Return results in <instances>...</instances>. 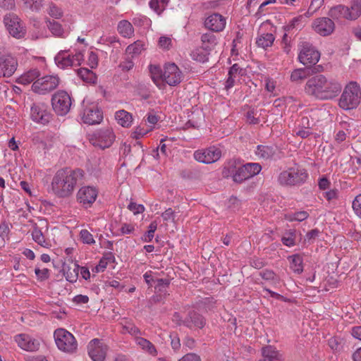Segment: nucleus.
Listing matches in <instances>:
<instances>
[{"mask_svg":"<svg viewBox=\"0 0 361 361\" xmlns=\"http://www.w3.org/2000/svg\"><path fill=\"white\" fill-rule=\"evenodd\" d=\"M135 342L137 345L142 348V349L146 350L151 355H155L157 353L154 345L146 338L142 337H136Z\"/></svg>","mask_w":361,"mask_h":361,"instance_id":"nucleus-40","label":"nucleus"},{"mask_svg":"<svg viewBox=\"0 0 361 361\" xmlns=\"http://www.w3.org/2000/svg\"><path fill=\"white\" fill-rule=\"evenodd\" d=\"M18 63L13 57L0 51V77H10L16 71Z\"/></svg>","mask_w":361,"mask_h":361,"instance_id":"nucleus-16","label":"nucleus"},{"mask_svg":"<svg viewBox=\"0 0 361 361\" xmlns=\"http://www.w3.org/2000/svg\"><path fill=\"white\" fill-rule=\"evenodd\" d=\"M202 46L207 48V50H212L217 44L216 36L211 32L203 34L201 36Z\"/></svg>","mask_w":361,"mask_h":361,"instance_id":"nucleus-36","label":"nucleus"},{"mask_svg":"<svg viewBox=\"0 0 361 361\" xmlns=\"http://www.w3.org/2000/svg\"><path fill=\"white\" fill-rule=\"evenodd\" d=\"M97 190L92 186H83L77 192V200L84 207H90L96 200Z\"/></svg>","mask_w":361,"mask_h":361,"instance_id":"nucleus-14","label":"nucleus"},{"mask_svg":"<svg viewBox=\"0 0 361 361\" xmlns=\"http://www.w3.org/2000/svg\"><path fill=\"white\" fill-rule=\"evenodd\" d=\"M19 347L27 351H36L39 349V341L27 334H19L16 336Z\"/></svg>","mask_w":361,"mask_h":361,"instance_id":"nucleus-21","label":"nucleus"},{"mask_svg":"<svg viewBox=\"0 0 361 361\" xmlns=\"http://www.w3.org/2000/svg\"><path fill=\"white\" fill-rule=\"evenodd\" d=\"M353 208L355 214L361 217V194L355 197L353 202Z\"/></svg>","mask_w":361,"mask_h":361,"instance_id":"nucleus-56","label":"nucleus"},{"mask_svg":"<svg viewBox=\"0 0 361 361\" xmlns=\"http://www.w3.org/2000/svg\"><path fill=\"white\" fill-rule=\"evenodd\" d=\"M245 71L238 63L233 64L228 70V78L225 82V89L228 90L235 85L238 76L243 75Z\"/></svg>","mask_w":361,"mask_h":361,"instance_id":"nucleus-25","label":"nucleus"},{"mask_svg":"<svg viewBox=\"0 0 361 361\" xmlns=\"http://www.w3.org/2000/svg\"><path fill=\"white\" fill-rule=\"evenodd\" d=\"M144 46L145 44L142 41L137 40L127 47L126 53L133 58L141 54L142 51L144 50Z\"/></svg>","mask_w":361,"mask_h":361,"instance_id":"nucleus-41","label":"nucleus"},{"mask_svg":"<svg viewBox=\"0 0 361 361\" xmlns=\"http://www.w3.org/2000/svg\"><path fill=\"white\" fill-rule=\"evenodd\" d=\"M82 120L85 124H99L103 120V112L97 104H89L83 109Z\"/></svg>","mask_w":361,"mask_h":361,"instance_id":"nucleus-10","label":"nucleus"},{"mask_svg":"<svg viewBox=\"0 0 361 361\" xmlns=\"http://www.w3.org/2000/svg\"><path fill=\"white\" fill-rule=\"evenodd\" d=\"M149 72L151 74V78L153 82L157 85H159V83L164 81L163 79V73L161 69V67L157 65H150Z\"/></svg>","mask_w":361,"mask_h":361,"instance_id":"nucleus-39","label":"nucleus"},{"mask_svg":"<svg viewBox=\"0 0 361 361\" xmlns=\"http://www.w3.org/2000/svg\"><path fill=\"white\" fill-rule=\"evenodd\" d=\"M204 25L213 32H220L225 27L226 18L221 14L214 13L206 18Z\"/></svg>","mask_w":361,"mask_h":361,"instance_id":"nucleus-20","label":"nucleus"},{"mask_svg":"<svg viewBox=\"0 0 361 361\" xmlns=\"http://www.w3.org/2000/svg\"><path fill=\"white\" fill-rule=\"evenodd\" d=\"M171 44V39L167 37H161L159 39V45L160 47L169 49Z\"/></svg>","mask_w":361,"mask_h":361,"instance_id":"nucleus-62","label":"nucleus"},{"mask_svg":"<svg viewBox=\"0 0 361 361\" xmlns=\"http://www.w3.org/2000/svg\"><path fill=\"white\" fill-rule=\"evenodd\" d=\"M51 105L54 112L59 116L66 115L72 104L71 97L64 90L56 92L51 97Z\"/></svg>","mask_w":361,"mask_h":361,"instance_id":"nucleus-6","label":"nucleus"},{"mask_svg":"<svg viewBox=\"0 0 361 361\" xmlns=\"http://www.w3.org/2000/svg\"><path fill=\"white\" fill-rule=\"evenodd\" d=\"M35 273L37 277V279L41 281L47 280L49 278V270L47 268L43 269L35 268Z\"/></svg>","mask_w":361,"mask_h":361,"instance_id":"nucleus-53","label":"nucleus"},{"mask_svg":"<svg viewBox=\"0 0 361 361\" xmlns=\"http://www.w3.org/2000/svg\"><path fill=\"white\" fill-rule=\"evenodd\" d=\"M360 87L357 82L351 81L345 86L338 105L344 110L354 109L360 104Z\"/></svg>","mask_w":361,"mask_h":361,"instance_id":"nucleus-3","label":"nucleus"},{"mask_svg":"<svg viewBox=\"0 0 361 361\" xmlns=\"http://www.w3.org/2000/svg\"><path fill=\"white\" fill-rule=\"evenodd\" d=\"M221 155V151L214 147H209L203 151L197 150L194 153L195 159L204 164L214 163L220 159Z\"/></svg>","mask_w":361,"mask_h":361,"instance_id":"nucleus-17","label":"nucleus"},{"mask_svg":"<svg viewBox=\"0 0 361 361\" xmlns=\"http://www.w3.org/2000/svg\"><path fill=\"white\" fill-rule=\"evenodd\" d=\"M328 16L332 20H339L341 19H345V20H356L350 7L343 5V4H338V5L331 7L328 12Z\"/></svg>","mask_w":361,"mask_h":361,"instance_id":"nucleus-15","label":"nucleus"},{"mask_svg":"<svg viewBox=\"0 0 361 361\" xmlns=\"http://www.w3.org/2000/svg\"><path fill=\"white\" fill-rule=\"evenodd\" d=\"M156 288H158L159 290H161L162 288H166L170 284V280L168 279H157L156 280Z\"/></svg>","mask_w":361,"mask_h":361,"instance_id":"nucleus-63","label":"nucleus"},{"mask_svg":"<svg viewBox=\"0 0 361 361\" xmlns=\"http://www.w3.org/2000/svg\"><path fill=\"white\" fill-rule=\"evenodd\" d=\"M290 260V269L293 272L300 274L303 271L302 257L300 255H293L288 257Z\"/></svg>","mask_w":361,"mask_h":361,"instance_id":"nucleus-35","label":"nucleus"},{"mask_svg":"<svg viewBox=\"0 0 361 361\" xmlns=\"http://www.w3.org/2000/svg\"><path fill=\"white\" fill-rule=\"evenodd\" d=\"M60 79L57 75H45L39 78L32 85V90L39 94H46L55 90L59 85Z\"/></svg>","mask_w":361,"mask_h":361,"instance_id":"nucleus-7","label":"nucleus"},{"mask_svg":"<svg viewBox=\"0 0 361 361\" xmlns=\"http://www.w3.org/2000/svg\"><path fill=\"white\" fill-rule=\"evenodd\" d=\"M10 232V228L8 227V223L6 221H3L0 224V237L2 239H4L5 237H7Z\"/></svg>","mask_w":361,"mask_h":361,"instance_id":"nucleus-61","label":"nucleus"},{"mask_svg":"<svg viewBox=\"0 0 361 361\" xmlns=\"http://www.w3.org/2000/svg\"><path fill=\"white\" fill-rule=\"evenodd\" d=\"M149 7L157 13L160 14L164 9L166 0H150Z\"/></svg>","mask_w":361,"mask_h":361,"instance_id":"nucleus-49","label":"nucleus"},{"mask_svg":"<svg viewBox=\"0 0 361 361\" xmlns=\"http://www.w3.org/2000/svg\"><path fill=\"white\" fill-rule=\"evenodd\" d=\"M175 212L171 208L167 209L164 212L161 214V217L164 221H175Z\"/></svg>","mask_w":361,"mask_h":361,"instance_id":"nucleus-57","label":"nucleus"},{"mask_svg":"<svg viewBox=\"0 0 361 361\" xmlns=\"http://www.w3.org/2000/svg\"><path fill=\"white\" fill-rule=\"evenodd\" d=\"M47 26L51 32L57 37H61L63 33V29L61 25L55 21L54 20H51L50 19L46 20Z\"/></svg>","mask_w":361,"mask_h":361,"instance_id":"nucleus-42","label":"nucleus"},{"mask_svg":"<svg viewBox=\"0 0 361 361\" xmlns=\"http://www.w3.org/2000/svg\"><path fill=\"white\" fill-rule=\"evenodd\" d=\"M301 47L298 55V60L301 63L308 67L319 61L320 53L311 44L304 42Z\"/></svg>","mask_w":361,"mask_h":361,"instance_id":"nucleus-9","label":"nucleus"},{"mask_svg":"<svg viewBox=\"0 0 361 361\" xmlns=\"http://www.w3.org/2000/svg\"><path fill=\"white\" fill-rule=\"evenodd\" d=\"M320 231L317 228L312 229L308 231L305 235V241H308L309 243H312L317 237H318Z\"/></svg>","mask_w":361,"mask_h":361,"instance_id":"nucleus-59","label":"nucleus"},{"mask_svg":"<svg viewBox=\"0 0 361 361\" xmlns=\"http://www.w3.org/2000/svg\"><path fill=\"white\" fill-rule=\"evenodd\" d=\"M310 74V68L309 67L297 68L291 73L290 80L294 82H301L306 79Z\"/></svg>","mask_w":361,"mask_h":361,"instance_id":"nucleus-32","label":"nucleus"},{"mask_svg":"<svg viewBox=\"0 0 361 361\" xmlns=\"http://www.w3.org/2000/svg\"><path fill=\"white\" fill-rule=\"evenodd\" d=\"M259 276L266 281L276 283L279 281V278L276 274L270 269H264L259 272Z\"/></svg>","mask_w":361,"mask_h":361,"instance_id":"nucleus-48","label":"nucleus"},{"mask_svg":"<svg viewBox=\"0 0 361 361\" xmlns=\"http://www.w3.org/2000/svg\"><path fill=\"white\" fill-rule=\"evenodd\" d=\"M342 90V85L335 79H327L323 75H314L307 81L305 92L321 100L332 99L337 97Z\"/></svg>","mask_w":361,"mask_h":361,"instance_id":"nucleus-2","label":"nucleus"},{"mask_svg":"<svg viewBox=\"0 0 361 361\" xmlns=\"http://www.w3.org/2000/svg\"><path fill=\"white\" fill-rule=\"evenodd\" d=\"M72 267L70 264L64 262L62 266V271L66 279L70 283L76 282L78 278V273L80 267L77 263H73L71 261Z\"/></svg>","mask_w":361,"mask_h":361,"instance_id":"nucleus-24","label":"nucleus"},{"mask_svg":"<svg viewBox=\"0 0 361 361\" xmlns=\"http://www.w3.org/2000/svg\"><path fill=\"white\" fill-rule=\"evenodd\" d=\"M48 13L50 16L56 19H59L63 16V11L61 8L53 3L50 4L49 6Z\"/></svg>","mask_w":361,"mask_h":361,"instance_id":"nucleus-50","label":"nucleus"},{"mask_svg":"<svg viewBox=\"0 0 361 361\" xmlns=\"http://www.w3.org/2000/svg\"><path fill=\"white\" fill-rule=\"evenodd\" d=\"M54 61L57 66L63 69L68 66H73L71 54L66 50L59 51L56 55Z\"/></svg>","mask_w":361,"mask_h":361,"instance_id":"nucleus-27","label":"nucleus"},{"mask_svg":"<svg viewBox=\"0 0 361 361\" xmlns=\"http://www.w3.org/2000/svg\"><path fill=\"white\" fill-rule=\"evenodd\" d=\"M262 357L258 361H283L282 354L273 345H265L261 349Z\"/></svg>","mask_w":361,"mask_h":361,"instance_id":"nucleus-23","label":"nucleus"},{"mask_svg":"<svg viewBox=\"0 0 361 361\" xmlns=\"http://www.w3.org/2000/svg\"><path fill=\"white\" fill-rule=\"evenodd\" d=\"M179 361H201L200 357L195 353H188Z\"/></svg>","mask_w":361,"mask_h":361,"instance_id":"nucleus-64","label":"nucleus"},{"mask_svg":"<svg viewBox=\"0 0 361 361\" xmlns=\"http://www.w3.org/2000/svg\"><path fill=\"white\" fill-rule=\"evenodd\" d=\"M118 30L124 37H129L133 32V25L127 20H121L118 25Z\"/></svg>","mask_w":361,"mask_h":361,"instance_id":"nucleus-43","label":"nucleus"},{"mask_svg":"<svg viewBox=\"0 0 361 361\" xmlns=\"http://www.w3.org/2000/svg\"><path fill=\"white\" fill-rule=\"evenodd\" d=\"M276 152V147L259 145H257L255 152L259 157L264 159H269L274 156Z\"/></svg>","mask_w":361,"mask_h":361,"instance_id":"nucleus-30","label":"nucleus"},{"mask_svg":"<svg viewBox=\"0 0 361 361\" xmlns=\"http://www.w3.org/2000/svg\"><path fill=\"white\" fill-rule=\"evenodd\" d=\"M30 117L37 123L46 124L49 122L51 114L44 109L42 104H33L30 107Z\"/></svg>","mask_w":361,"mask_h":361,"instance_id":"nucleus-19","label":"nucleus"},{"mask_svg":"<svg viewBox=\"0 0 361 361\" xmlns=\"http://www.w3.org/2000/svg\"><path fill=\"white\" fill-rule=\"evenodd\" d=\"M40 76V72L37 68H34L28 71L19 76L16 82L24 85H28L31 82H34Z\"/></svg>","mask_w":361,"mask_h":361,"instance_id":"nucleus-26","label":"nucleus"},{"mask_svg":"<svg viewBox=\"0 0 361 361\" xmlns=\"http://www.w3.org/2000/svg\"><path fill=\"white\" fill-rule=\"evenodd\" d=\"M84 173V171L80 169L65 167L58 170L51 184L53 192L60 198L71 196L78 181L83 178Z\"/></svg>","mask_w":361,"mask_h":361,"instance_id":"nucleus-1","label":"nucleus"},{"mask_svg":"<svg viewBox=\"0 0 361 361\" xmlns=\"http://www.w3.org/2000/svg\"><path fill=\"white\" fill-rule=\"evenodd\" d=\"M295 230L290 229L285 233L284 235L281 238V241L283 245L288 247L293 246L295 244Z\"/></svg>","mask_w":361,"mask_h":361,"instance_id":"nucleus-44","label":"nucleus"},{"mask_svg":"<svg viewBox=\"0 0 361 361\" xmlns=\"http://www.w3.org/2000/svg\"><path fill=\"white\" fill-rule=\"evenodd\" d=\"M80 235L83 243L92 245L95 243L93 235L86 229L81 230Z\"/></svg>","mask_w":361,"mask_h":361,"instance_id":"nucleus-51","label":"nucleus"},{"mask_svg":"<svg viewBox=\"0 0 361 361\" xmlns=\"http://www.w3.org/2000/svg\"><path fill=\"white\" fill-rule=\"evenodd\" d=\"M15 6V0H0V7L4 10H13Z\"/></svg>","mask_w":361,"mask_h":361,"instance_id":"nucleus-60","label":"nucleus"},{"mask_svg":"<svg viewBox=\"0 0 361 361\" xmlns=\"http://www.w3.org/2000/svg\"><path fill=\"white\" fill-rule=\"evenodd\" d=\"M54 337L58 348L65 353H73L78 347L77 341L72 334L64 329L54 331Z\"/></svg>","mask_w":361,"mask_h":361,"instance_id":"nucleus-5","label":"nucleus"},{"mask_svg":"<svg viewBox=\"0 0 361 361\" xmlns=\"http://www.w3.org/2000/svg\"><path fill=\"white\" fill-rule=\"evenodd\" d=\"M182 78V72L174 63L166 64L163 79L169 85L176 86L181 82Z\"/></svg>","mask_w":361,"mask_h":361,"instance_id":"nucleus-13","label":"nucleus"},{"mask_svg":"<svg viewBox=\"0 0 361 361\" xmlns=\"http://www.w3.org/2000/svg\"><path fill=\"white\" fill-rule=\"evenodd\" d=\"M302 19V16L293 18L286 25L283 27L284 30L286 32H290L293 29L300 30L302 27L301 23Z\"/></svg>","mask_w":361,"mask_h":361,"instance_id":"nucleus-46","label":"nucleus"},{"mask_svg":"<svg viewBox=\"0 0 361 361\" xmlns=\"http://www.w3.org/2000/svg\"><path fill=\"white\" fill-rule=\"evenodd\" d=\"M308 177L307 171L299 167H292L281 172L277 180L282 186H295L303 184Z\"/></svg>","mask_w":361,"mask_h":361,"instance_id":"nucleus-4","label":"nucleus"},{"mask_svg":"<svg viewBox=\"0 0 361 361\" xmlns=\"http://www.w3.org/2000/svg\"><path fill=\"white\" fill-rule=\"evenodd\" d=\"M206 324V319L203 315L194 310L188 312L185 317L183 326L192 329L194 328L202 329Z\"/></svg>","mask_w":361,"mask_h":361,"instance_id":"nucleus-18","label":"nucleus"},{"mask_svg":"<svg viewBox=\"0 0 361 361\" xmlns=\"http://www.w3.org/2000/svg\"><path fill=\"white\" fill-rule=\"evenodd\" d=\"M115 118L119 125L125 128H128L133 121L132 115L125 110L116 111Z\"/></svg>","mask_w":361,"mask_h":361,"instance_id":"nucleus-31","label":"nucleus"},{"mask_svg":"<svg viewBox=\"0 0 361 361\" xmlns=\"http://www.w3.org/2000/svg\"><path fill=\"white\" fill-rule=\"evenodd\" d=\"M94 135L97 140V145L102 149L110 147L115 139V135L110 128L102 129L97 131Z\"/></svg>","mask_w":361,"mask_h":361,"instance_id":"nucleus-22","label":"nucleus"},{"mask_svg":"<svg viewBox=\"0 0 361 361\" xmlns=\"http://www.w3.org/2000/svg\"><path fill=\"white\" fill-rule=\"evenodd\" d=\"M244 164L241 163L238 165L237 170L235 171L233 181L235 183H242L245 180L249 179L247 171Z\"/></svg>","mask_w":361,"mask_h":361,"instance_id":"nucleus-37","label":"nucleus"},{"mask_svg":"<svg viewBox=\"0 0 361 361\" xmlns=\"http://www.w3.org/2000/svg\"><path fill=\"white\" fill-rule=\"evenodd\" d=\"M169 337L171 338V345L172 348L175 350H178L180 347V339H179L177 334L176 333L171 334Z\"/></svg>","mask_w":361,"mask_h":361,"instance_id":"nucleus-58","label":"nucleus"},{"mask_svg":"<svg viewBox=\"0 0 361 361\" xmlns=\"http://www.w3.org/2000/svg\"><path fill=\"white\" fill-rule=\"evenodd\" d=\"M312 27L317 34L322 37L331 35L336 28L334 20L329 16L314 19Z\"/></svg>","mask_w":361,"mask_h":361,"instance_id":"nucleus-11","label":"nucleus"},{"mask_svg":"<svg viewBox=\"0 0 361 361\" xmlns=\"http://www.w3.org/2000/svg\"><path fill=\"white\" fill-rule=\"evenodd\" d=\"M128 209L133 212L134 214H141L145 211V207L142 204L130 202L128 205Z\"/></svg>","mask_w":361,"mask_h":361,"instance_id":"nucleus-54","label":"nucleus"},{"mask_svg":"<svg viewBox=\"0 0 361 361\" xmlns=\"http://www.w3.org/2000/svg\"><path fill=\"white\" fill-rule=\"evenodd\" d=\"M4 23L9 34L15 38L24 37L26 30L21 20L13 13H6L4 17Z\"/></svg>","mask_w":361,"mask_h":361,"instance_id":"nucleus-8","label":"nucleus"},{"mask_svg":"<svg viewBox=\"0 0 361 361\" xmlns=\"http://www.w3.org/2000/svg\"><path fill=\"white\" fill-rule=\"evenodd\" d=\"M309 216V214L306 211L297 212L292 214H288L286 215V219L289 221H302L307 219Z\"/></svg>","mask_w":361,"mask_h":361,"instance_id":"nucleus-45","label":"nucleus"},{"mask_svg":"<svg viewBox=\"0 0 361 361\" xmlns=\"http://www.w3.org/2000/svg\"><path fill=\"white\" fill-rule=\"evenodd\" d=\"M244 166L247 169L249 178L259 174L262 170V166L258 163H247Z\"/></svg>","mask_w":361,"mask_h":361,"instance_id":"nucleus-47","label":"nucleus"},{"mask_svg":"<svg viewBox=\"0 0 361 361\" xmlns=\"http://www.w3.org/2000/svg\"><path fill=\"white\" fill-rule=\"evenodd\" d=\"M257 116V112L255 109H250L246 113V118L250 124H258L259 123V116Z\"/></svg>","mask_w":361,"mask_h":361,"instance_id":"nucleus-55","label":"nucleus"},{"mask_svg":"<svg viewBox=\"0 0 361 361\" xmlns=\"http://www.w3.org/2000/svg\"><path fill=\"white\" fill-rule=\"evenodd\" d=\"M211 50H207L204 46L201 47H198L193 51H192L190 54L191 58L198 62L205 63L209 60V55L210 54Z\"/></svg>","mask_w":361,"mask_h":361,"instance_id":"nucleus-29","label":"nucleus"},{"mask_svg":"<svg viewBox=\"0 0 361 361\" xmlns=\"http://www.w3.org/2000/svg\"><path fill=\"white\" fill-rule=\"evenodd\" d=\"M350 7L357 20L361 16V0H353Z\"/></svg>","mask_w":361,"mask_h":361,"instance_id":"nucleus-52","label":"nucleus"},{"mask_svg":"<svg viewBox=\"0 0 361 361\" xmlns=\"http://www.w3.org/2000/svg\"><path fill=\"white\" fill-rule=\"evenodd\" d=\"M78 75L85 82L89 83H96L97 77L91 70L85 68H80L77 71Z\"/></svg>","mask_w":361,"mask_h":361,"instance_id":"nucleus-33","label":"nucleus"},{"mask_svg":"<svg viewBox=\"0 0 361 361\" xmlns=\"http://www.w3.org/2000/svg\"><path fill=\"white\" fill-rule=\"evenodd\" d=\"M240 164V159H230L224 166L221 174L223 178H228L230 177L233 178L235 171L237 170L238 165Z\"/></svg>","mask_w":361,"mask_h":361,"instance_id":"nucleus-28","label":"nucleus"},{"mask_svg":"<svg viewBox=\"0 0 361 361\" xmlns=\"http://www.w3.org/2000/svg\"><path fill=\"white\" fill-rule=\"evenodd\" d=\"M107 348L98 338L92 339L87 345L88 354L93 361H104Z\"/></svg>","mask_w":361,"mask_h":361,"instance_id":"nucleus-12","label":"nucleus"},{"mask_svg":"<svg viewBox=\"0 0 361 361\" xmlns=\"http://www.w3.org/2000/svg\"><path fill=\"white\" fill-rule=\"evenodd\" d=\"M32 237L33 240L42 247H48L49 245V243L46 241L41 228L37 224L33 226Z\"/></svg>","mask_w":361,"mask_h":361,"instance_id":"nucleus-34","label":"nucleus"},{"mask_svg":"<svg viewBox=\"0 0 361 361\" xmlns=\"http://www.w3.org/2000/svg\"><path fill=\"white\" fill-rule=\"evenodd\" d=\"M274 39L275 37L273 34L265 33L259 37L256 43L259 47L267 49V47L272 45Z\"/></svg>","mask_w":361,"mask_h":361,"instance_id":"nucleus-38","label":"nucleus"}]
</instances>
